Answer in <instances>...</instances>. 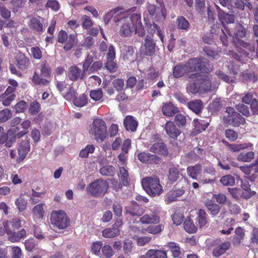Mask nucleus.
Here are the masks:
<instances>
[{
	"label": "nucleus",
	"mask_w": 258,
	"mask_h": 258,
	"mask_svg": "<svg viewBox=\"0 0 258 258\" xmlns=\"http://www.w3.org/2000/svg\"><path fill=\"white\" fill-rule=\"evenodd\" d=\"M188 107L197 114L200 113L203 108V102L199 99L191 101L188 103Z\"/></svg>",
	"instance_id": "nucleus-28"
},
{
	"label": "nucleus",
	"mask_w": 258,
	"mask_h": 258,
	"mask_svg": "<svg viewBox=\"0 0 258 258\" xmlns=\"http://www.w3.org/2000/svg\"><path fill=\"white\" fill-rule=\"evenodd\" d=\"M16 94H7L5 93L0 95V102L4 106H9L16 99Z\"/></svg>",
	"instance_id": "nucleus-36"
},
{
	"label": "nucleus",
	"mask_w": 258,
	"mask_h": 258,
	"mask_svg": "<svg viewBox=\"0 0 258 258\" xmlns=\"http://www.w3.org/2000/svg\"><path fill=\"white\" fill-rule=\"evenodd\" d=\"M16 61L18 67L22 70L26 69L29 64V59L22 53L18 54L16 57Z\"/></svg>",
	"instance_id": "nucleus-31"
},
{
	"label": "nucleus",
	"mask_w": 258,
	"mask_h": 258,
	"mask_svg": "<svg viewBox=\"0 0 258 258\" xmlns=\"http://www.w3.org/2000/svg\"><path fill=\"white\" fill-rule=\"evenodd\" d=\"M220 181L224 186H232L235 183V179L232 176L228 175L222 176Z\"/></svg>",
	"instance_id": "nucleus-56"
},
{
	"label": "nucleus",
	"mask_w": 258,
	"mask_h": 258,
	"mask_svg": "<svg viewBox=\"0 0 258 258\" xmlns=\"http://www.w3.org/2000/svg\"><path fill=\"white\" fill-rule=\"evenodd\" d=\"M39 69L42 76L47 78L50 77L51 68L46 60H42L40 62Z\"/></svg>",
	"instance_id": "nucleus-40"
},
{
	"label": "nucleus",
	"mask_w": 258,
	"mask_h": 258,
	"mask_svg": "<svg viewBox=\"0 0 258 258\" xmlns=\"http://www.w3.org/2000/svg\"><path fill=\"white\" fill-rule=\"evenodd\" d=\"M254 157V153L253 152H248L246 153H242L237 156V159L239 161L248 162H250Z\"/></svg>",
	"instance_id": "nucleus-55"
},
{
	"label": "nucleus",
	"mask_w": 258,
	"mask_h": 258,
	"mask_svg": "<svg viewBox=\"0 0 258 258\" xmlns=\"http://www.w3.org/2000/svg\"><path fill=\"white\" fill-rule=\"evenodd\" d=\"M207 61L203 58H193L185 63L189 73L205 70Z\"/></svg>",
	"instance_id": "nucleus-9"
},
{
	"label": "nucleus",
	"mask_w": 258,
	"mask_h": 258,
	"mask_svg": "<svg viewBox=\"0 0 258 258\" xmlns=\"http://www.w3.org/2000/svg\"><path fill=\"white\" fill-rule=\"evenodd\" d=\"M237 110L245 116H249L250 115L249 108L247 106L239 103L236 106Z\"/></svg>",
	"instance_id": "nucleus-62"
},
{
	"label": "nucleus",
	"mask_w": 258,
	"mask_h": 258,
	"mask_svg": "<svg viewBox=\"0 0 258 258\" xmlns=\"http://www.w3.org/2000/svg\"><path fill=\"white\" fill-rule=\"evenodd\" d=\"M30 143L28 140H25L21 142L18 148V157L16 159L17 163L21 162L25 158L30 151Z\"/></svg>",
	"instance_id": "nucleus-15"
},
{
	"label": "nucleus",
	"mask_w": 258,
	"mask_h": 258,
	"mask_svg": "<svg viewBox=\"0 0 258 258\" xmlns=\"http://www.w3.org/2000/svg\"><path fill=\"white\" fill-rule=\"evenodd\" d=\"M85 73L77 66H73L69 68L67 75L70 80L76 81L79 79H84Z\"/></svg>",
	"instance_id": "nucleus-16"
},
{
	"label": "nucleus",
	"mask_w": 258,
	"mask_h": 258,
	"mask_svg": "<svg viewBox=\"0 0 258 258\" xmlns=\"http://www.w3.org/2000/svg\"><path fill=\"white\" fill-rule=\"evenodd\" d=\"M180 172L175 167H171L169 169L168 179L173 182L177 181L180 177Z\"/></svg>",
	"instance_id": "nucleus-42"
},
{
	"label": "nucleus",
	"mask_w": 258,
	"mask_h": 258,
	"mask_svg": "<svg viewBox=\"0 0 258 258\" xmlns=\"http://www.w3.org/2000/svg\"><path fill=\"white\" fill-rule=\"evenodd\" d=\"M32 82L35 85L46 86L48 84L49 81L46 79L42 78L37 72H34L32 78Z\"/></svg>",
	"instance_id": "nucleus-46"
},
{
	"label": "nucleus",
	"mask_w": 258,
	"mask_h": 258,
	"mask_svg": "<svg viewBox=\"0 0 258 258\" xmlns=\"http://www.w3.org/2000/svg\"><path fill=\"white\" fill-rule=\"evenodd\" d=\"M241 187L243 189L242 191V197L245 199H248L256 194L254 191L251 190L250 185L247 181H242Z\"/></svg>",
	"instance_id": "nucleus-33"
},
{
	"label": "nucleus",
	"mask_w": 258,
	"mask_h": 258,
	"mask_svg": "<svg viewBox=\"0 0 258 258\" xmlns=\"http://www.w3.org/2000/svg\"><path fill=\"white\" fill-rule=\"evenodd\" d=\"M143 213V209L141 208L135 202H132L130 206L125 208V215L128 217L140 216Z\"/></svg>",
	"instance_id": "nucleus-18"
},
{
	"label": "nucleus",
	"mask_w": 258,
	"mask_h": 258,
	"mask_svg": "<svg viewBox=\"0 0 258 258\" xmlns=\"http://www.w3.org/2000/svg\"><path fill=\"white\" fill-rule=\"evenodd\" d=\"M120 234V230L117 227L106 228L102 231V235L106 238H113Z\"/></svg>",
	"instance_id": "nucleus-38"
},
{
	"label": "nucleus",
	"mask_w": 258,
	"mask_h": 258,
	"mask_svg": "<svg viewBox=\"0 0 258 258\" xmlns=\"http://www.w3.org/2000/svg\"><path fill=\"white\" fill-rule=\"evenodd\" d=\"M119 180L124 185L128 183V174L127 171L124 167H120L119 173L118 174Z\"/></svg>",
	"instance_id": "nucleus-49"
},
{
	"label": "nucleus",
	"mask_w": 258,
	"mask_h": 258,
	"mask_svg": "<svg viewBox=\"0 0 258 258\" xmlns=\"http://www.w3.org/2000/svg\"><path fill=\"white\" fill-rule=\"evenodd\" d=\"M174 122L179 128L184 127L186 123V117L183 114H177L174 116Z\"/></svg>",
	"instance_id": "nucleus-47"
},
{
	"label": "nucleus",
	"mask_w": 258,
	"mask_h": 258,
	"mask_svg": "<svg viewBox=\"0 0 258 258\" xmlns=\"http://www.w3.org/2000/svg\"><path fill=\"white\" fill-rule=\"evenodd\" d=\"M120 9L117 8L111 10L106 16L105 18L111 17L113 21L118 23L120 27L119 34L123 37L131 36L134 33L138 36H144L145 31L143 28L141 16L137 13H129L127 12H119Z\"/></svg>",
	"instance_id": "nucleus-1"
},
{
	"label": "nucleus",
	"mask_w": 258,
	"mask_h": 258,
	"mask_svg": "<svg viewBox=\"0 0 258 258\" xmlns=\"http://www.w3.org/2000/svg\"><path fill=\"white\" fill-rule=\"evenodd\" d=\"M76 91L74 88L72 86H71L69 88V89L66 93H62L63 97L67 101H70L72 99L74 100L76 96Z\"/></svg>",
	"instance_id": "nucleus-57"
},
{
	"label": "nucleus",
	"mask_w": 258,
	"mask_h": 258,
	"mask_svg": "<svg viewBox=\"0 0 258 258\" xmlns=\"http://www.w3.org/2000/svg\"><path fill=\"white\" fill-rule=\"evenodd\" d=\"M224 105V101L221 98L213 99L212 102L210 104V108L213 111H218L220 110Z\"/></svg>",
	"instance_id": "nucleus-45"
},
{
	"label": "nucleus",
	"mask_w": 258,
	"mask_h": 258,
	"mask_svg": "<svg viewBox=\"0 0 258 258\" xmlns=\"http://www.w3.org/2000/svg\"><path fill=\"white\" fill-rule=\"evenodd\" d=\"M224 124H227L234 127H238L245 123V119L232 107L226 108L223 116Z\"/></svg>",
	"instance_id": "nucleus-5"
},
{
	"label": "nucleus",
	"mask_w": 258,
	"mask_h": 258,
	"mask_svg": "<svg viewBox=\"0 0 258 258\" xmlns=\"http://www.w3.org/2000/svg\"><path fill=\"white\" fill-rule=\"evenodd\" d=\"M70 222L66 213L62 210H54L50 214V224L52 229H64L69 226Z\"/></svg>",
	"instance_id": "nucleus-2"
},
{
	"label": "nucleus",
	"mask_w": 258,
	"mask_h": 258,
	"mask_svg": "<svg viewBox=\"0 0 258 258\" xmlns=\"http://www.w3.org/2000/svg\"><path fill=\"white\" fill-rule=\"evenodd\" d=\"M200 88L201 92H209L215 90L218 86L217 83H212L211 77L209 75H203L200 74Z\"/></svg>",
	"instance_id": "nucleus-10"
},
{
	"label": "nucleus",
	"mask_w": 258,
	"mask_h": 258,
	"mask_svg": "<svg viewBox=\"0 0 258 258\" xmlns=\"http://www.w3.org/2000/svg\"><path fill=\"white\" fill-rule=\"evenodd\" d=\"M102 96L103 93L100 89L92 90L90 92L91 98L95 101L99 100L102 97Z\"/></svg>",
	"instance_id": "nucleus-61"
},
{
	"label": "nucleus",
	"mask_w": 258,
	"mask_h": 258,
	"mask_svg": "<svg viewBox=\"0 0 258 258\" xmlns=\"http://www.w3.org/2000/svg\"><path fill=\"white\" fill-rule=\"evenodd\" d=\"M231 246V243L229 241H225L222 243L216 242L213 245L212 254L215 257H218L223 254L228 250Z\"/></svg>",
	"instance_id": "nucleus-17"
},
{
	"label": "nucleus",
	"mask_w": 258,
	"mask_h": 258,
	"mask_svg": "<svg viewBox=\"0 0 258 258\" xmlns=\"http://www.w3.org/2000/svg\"><path fill=\"white\" fill-rule=\"evenodd\" d=\"M223 142L226 143V145L228 147L229 149L233 152H237L241 150L246 149L249 147H251L252 145L249 144H230L227 141L223 140Z\"/></svg>",
	"instance_id": "nucleus-37"
},
{
	"label": "nucleus",
	"mask_w": 258,
	"mask_h": 258,
	"mask_svg": "<svg viewBox=\"0 0 258 258\" xmlns=\"http://www.w3.org/2000/svg\"><path fill=\"white\" fill-rule=\"evenodd\" d=\"M21 220L18 218H13L11 221L6 222V226L9 228L11 226L14 229H18L22 226Z\"/></svg>",
	"instance_id": "nucleus-63"
},
{
	"label": "nucleus",
	"mask_w": 258,
	"mask_h": 258,
	"mask_svg": "<svg viewBox=\"0 0 258 258\" xmlns=\"http://www.w3.org/2000/svg\"><path fill=\"white\" fill-rule=\"evenodd\" d=\"M145 24L147 32L149 34L153 35L155 33L156 31H157V35L163 42L164 35L160 27L155 23H153L152 24L151 23H146Z\"/></svg>",
	"instance_id": "nucleus-24"
},
{
	"label": "nucleus",
	"mask_w": 258,
	"mask_h": 258,
	"mask_svg": "<svg viewBox=\"0 0 258 258\" xmlns=\"http://www.w3.org/2000/svg\"><path fill=\"white\" fill-rule=\"evenodd\" d=\"M87 96L83 94L79 97L75 98L73 100V103L75 106L81 107L87 104Z\"/></svg>",
	"instance_id": "nucleus-51"
},
{
	"label": "nucleus",
	"mask_w": 258,
	"mask_h": 258,
	"mask_svg": "<svg viewBox=\"0 0 258 258\" xmlns=\"http://www.w3.org/2000/svg\"><path fill=\"white\" fill-rule=\"evenodd\" d=\"M241 101L243 103L250 104L251 111L254 114L258 113V104L256 99L257 95L252 92H248L243 94Z\"/></svg>",
	"instance_id": "nucleus-12"
},
{
	"label": "nucleus",
	"mask_w": 258,
	"mask_h": 258,
	"mask_svg": "<svg viewBox=\"0 0 258 258\" xmlns=\"http://www.w3.org/2000/svg\"><path fill=\"white\" fill-rule=\"evenodd\" d=\"M150 151L158 154L167 155L168 150L165 144L162 142L154 144L150 148Z\"/></svg>",
	"instance_id": "nucleus-22"
},
{
	"label": "nucleus",
	"mask_w": 258,
	"mask_h": 258,
	"mask_svg": "<svg viewBox=\"0 0 258 258\" xmlns=\"http://www.w3.org/2000/svg\"><path fill=\"white\" fill-rule=\"evenodd\" d=\"M187 73H189V72L185 63L184 65H177L173 68V75L176 78L181 77Z\"/></svg>",
	"instance_id": "nucleus-30"
},
{
	"label": "nucleus",
	"mask_w": 258,
	"mask_h": 258,
	"mask_svg": "<svg viewBox=\"0 0 258 258\" xmlns=\"http://www.w3.org/2000/svg\"><path fill=\"white\" fill-rule=\"evenodd\" d=\"M33 215L37 218H42L44 213L43 204H38L32 210Z\"/></svg>",
	"instance_id": "nucleus-53"
},
{
	"label": "nucleus",
	"mask_w": 258,
	"mask_h": 258,
	"mask_svg": "<svg viewBox=\"0 0 258 258\" xmlns=\"http://www.w3.org/2000/svg\"><path fill=\"white\" fill-rule=\"evenodd\" d=\"M108 184L102 179L95 180L87 187L88 191L94 197H101L107 191Z\"/></svg>",
	"instance_id": "nucleus-6"
},
{
	"label": "nucleus",
	"mask_w": 258,
	"mask_h": 258,
	"mask_svg": "<svg viewBox=\"0 0 258 258\" xmlns=\"http://www.w3.org/2000/svg\"><path fill=\"white\" fill-rule=\"evenodd\" d=\"M188 79L189 83L187 84L186 90L188 93L196 94L201 92L200 88V74L195 73L191 74Z\"/></svg>",
	"instance_id": "nucleus-11"
},
{
	"label": "nucleus",
	"mask_w": 258,
	"mask_h": 258,
	"mask_svg": "<svg viewBox=\"0 0 258 258\" xmlns=\"http://www.w3.org/2000/svg\"><path fill=\"white\" fill-rule=\"evenodd\" d=\"M177 126L172 121H167L164 126V129L167 135L173 140L177 139L181 134V131Z\"/></svg>",
	"instance_id": "nucleus-14"
},
{
	"label": "nucleus",
	"mask_w": 258,
	"mask_h": 258,
	"mask_svg": "<svg viewBox=\"0 0 258 258\" xmlns=\"http://www.w3.org/2000/svg\"><path fill=\"white\" fill-rule=\"evenodd\" d=\"M219 19L222 23L224 22L227 24L233 23L235 21V18L234 15L224 12H220Z\"/></svg>",
	"instance_id": "nucleus-43"
},
{
	"label": "nucleus",
	"mask_w": 258,
	"mask_h": 258,
	"mask_svg": "<svg viewBox=\"0 0 258 258\" xmlns=\"http://www.w3.org/2000/svg\"><path fill=\"white\" fill-rule=\"evenodd\" d=\"M184 228L188 233H195L197 230V227L190 219H186L184 222Z\"/></svg>",
	"instance_id": "nucleus-52"
},
{
	"label": "nucleus",
	"mask_w": 258,
	"mask_h": 258,
	"mask_svg": "<svg viewBox=\"0 0 258 258\" xmlns=\"http://www.w3.org/2000/svg\"><path fill=\"white\" fill-rule=\"evenodd\" d=\"M204 51L206 53L207 56L211 57L213 59H217L218 54L217 51L214 50L211 47L206 46L204 48Z\"/></svg>",
	"instance_id": "nucleus-64"
},
{
	"label": "nucleus",
	"mask_w": 258,
	"mask_h": 258,
	"mask_svg": "<svg viewBox=\"0 0 258 258\" xmlns=\"http://www.w3.org/2000/svg\"><path fill=\"white\" fill-rule=\"evenodd\" d=\"M97 52L96 50H91L89 53L88 54L86 57L83 64V70L84 72H86L88 71L89 68L90 67L91 64L93 62L94 59H97Z\"/></svg>",
	"instance_id": "nucleus-21"
},
{
	"label": "nucleus",
	"mask_w": 258,
	"mask_h": 258,
	"mask_svg": "<svg viewBox=\"0 0 258 258\" xmlns=\"http://www.w3.org/2000/svg\"><path fill=\"white\" fill-rule=\"evenodd\" d=\"M225 135L230 141L234 142L238 138L237 132L231 129H227L225 131Z\"/></svg>",
	"instance_id": "nucleus-60"
},
{
	"label": "nucleus",
	"mask_w": 258,
	"mask_h": 258,
	"mask_svg": "<svg viewBox=\"0 0 258 258\" xmlns=\"http://www.w3.org/2000/svg\"><path fill=\"white\" fill-rule=\"evenodd\" d=\"M147 11L152 18L157 22H162L166 19V13L162 7H157L149 4L147 6Z\"/></svg>",
	"instance_id": "nucleus-8"
},
{
	"label": "nucleus",
	"mask_w": 258,
	"mask_h": 258,
	"mask_svg": "<svg viewBox=\"0 0 258 258\" xmlns=\"http://www.w3.org/2000/svg\"><path fill=\"white\" fill-rule=\"evenodd\" d=\"M167 246L169 247L170 251L172 252V255L174 257H177L179 256L181 251L178 244L173 242H170L168 243Z\"/></svg>",
	"instance_id": "nucleus-44"
},
{
	"label": "nucleus",
	"mask_w": 258,
	"mask_h": 258,
	"mask_svg": "<svg viewBox=\"0 0 258 258\" xmlns=\"http://www.w3.org/2000/svg\"><path fill=\"white\" fill-rule=\"evenodd\" d=\"M95 150V147L92 145H88L85 148L81 150L79 156L81 158H87L89 154L93 153Z\"/></svg>",
	"instance_id": "nucleus-54"
},
{
	"label": "nucleus",
	"mask_w": 258,
	"mask_h": 258,
	"mask_svg": "<svg viewBox=\"0 0 258 258\" xmlns=\"http://www.w3.org/2000/svg\"><path fill=\"white\" fill-rule=\"evenodd\" d=\"M205 205L212 217H215L220 212V206L212 200L205 202Z\"/></svg>",
	"instance_id": "nucleus-25"
},
{
	"label": "nucleus",
	"mask_w": 258,
	"mask_h": 258,
	"mask_svg": "<svg viewBox=\"0 0 258 258\" xmlns=\"http://www.w3.org/2000/svg\"><path fill=\"white\" fill-rule=\"evenodd\" d=\"M185 192V190L182 188H178L173 190L168 196L166 200L168 203L172 202L176 200L177 198L183 195Z\"/></svg>",
	"instance_id": "nucleus-39"
},
{
	"label": "nucleus",
	"mask_w": 258,
	"mask_h": 258,
	"mask_svg": "<svg viewBox=\"0 0 258 258\" xmlns=\"http://www.w3.org/2000/svg\"><path fill=\"white\" fill-rule=\"evenodd\" d=\"M140 221L143 224H156L159 222L160 218L156 215L150 214H145L140 219Z\"/></svg>",
	"instance_id": "nucleus-27"
},
{
	"label": "nucleus",
	"mask_w": 258,
	"mask_h": 258,
	"mask_svg": "<svg viewBox=\"0 0 258 258\" xmlns=\"http://www.w3.org/2000/svg\"><path fill=\"white\" fill-rule=\"evenodd\" d=\"M142 185L145 191L152 197L159 195L162 191V187L157 176L147 177L142 179Z\"/></svg>",
	"instance_id": "nucleus-3"
},
{
	"label": "nucleus",
	"mask_w": 258,
	"mask_h": 258,
	"mask_svg": "<svg viewBox=\"0 0 258 258\" xmlns=\"http://www.w3.org/2000/svg\"><path fill=\"white\" fill-rule=\"evenodd\" d=\"M162 110L163 114L167 116H172L178 111L177 108L171 103L165 104L162 107Z\"/></svg>",
	"instance_id": "nucleus-34"
},
{
	"label": "nucleus",
	"mask_w": 258,
	"mask_h": 258,
	"mask_svg": "<svg viewBox=\"0 0 258 258\" xmlns=\"http://www.w3.org/2000/svg\"><path fill=\"white\" fill-rule=\"evenodd\" d=\"M167 253L165 251L160 250L150 249L144 255H141L139 258H167Z\"/></svg>",
	"instance_id": "nucleus-19"
},
{
	"label": "nucleus",
	"mask_w": 258,
	"mask_h": 258,
	"mask_svg": "<svg viewBox=\"0 0 258 258\" xmlns=\"http://www.w3.org/2000/svg\"><path fill=\"white\" fill-rule=\"evenodd\" d=\"M202 171V166L197 164L195 166H189L187 168L188 175L193 179H197L198 176Z\"/></svg>",
	"instance_id": "nucleus-32"
},
{
	"label": "nucleus",
	"mask_w": 258,
	"mask_h": 258,
	"mask_svg": "<svg viewBox=\"0 0 258 258\" xmlns=\"http://www.w3.org/2000/svg\"><path fill=\"white\" fill-rule=\"evenodd\" d=\"M89 134L94 136L97 142H103L107 135V127L105 121L100 118L94 119L89 130Z\"/></svg>",
	"instance_id": "nucleus-4"
},
{
	"label": "nucleus",
	"mask_w": 258,
	"mask_h": 258,
	"mask_svg": "<svg viewBox=\"0 0 258 258\" xmlns=\"http://www.w3.org/2000/svg\"><path fill=\"white\" fill-rule=\"evenodd\" d=\"M123 125L127 131L134 132L137 130L138 122L132 116H127L124 119Z\"/></svg>",
	"instance_id": "nucleus-20"
},
{
	"label": "nucleus",
	"mask_w": 258,
	"mask_h": 258,
	"mask_svg": "<svg viewBox=\"0 0 258 258\" xmlns=\"http://www.w3.org/2000/svg\"><path fill=\"white\" fill-rule=\"evenodd\" d=\"M156 43L150 35H147L142 46V51L145 55L151 56L155 53Z\"/></svg>",
	"instance_id": "nucleus-13"
},
{
	"label": "nucleus",
	"mask_w": 258,
	"mask_h": 258,
	"mask_svg": "<svg viewBox=\"0 0 258 258\" xmlns=\"http://www.w3.org/2000/svg\"><path fill=\"white\" fill-rule=\"evenodd\" d=\"M12 116V111L9 108H5L0 111V123L8 121Z\"/></svg>",
	"instance_id": "nucleus-48"
},
{
	"label": "nucleus",
	"mask_w": 258,
	"mask_h": 258,
	"mask_svg": "<svg viewBox=\"0 0 258 258\" xmlns=\"http://www.w3.org/2000/svg\"><path fill=\"white\" fill-rule=\"evenodd\" d=\"M247 31L246 29L241 24H238L236 26L235 37L237 38H242L246 36Z\"/></svg>",
	"instance_id": "nucleus-58"
},
{
	"label": "nucleus",
	"mask_w": 258,
	"mask_h": 258,
	"mask_svg": "<svg viewBox=\"0 0 258 258\" xmlns=\"http://www.w3.org/2000/svg\"><path fill=\"white\" fill-rule=\"evenodd\" d=\"M57 41L62 44H65L63 49L66 51L70 50L77 43L76 34H72L68 36L64 30H60L58 34Z\"/></svg>",
	"instance_id": "nucleus-7"
},
{
	"label": "nucleus",
	"mask_w": 258,
	"mask_h": 258,
	"mask_svg": "<svg viewBox=\"0 0 258 258\" xmlns=\"http://www.w3.org/2000/svg\"><path fill=\"white\" fill-rule=\"evenodd\" d=\"M138 159L143 163H152L159 160V157L149 153L142 152L138 155Z\"/></svg>",
	"instance_id": "nucleus-23"
},
{
	"label": "nucleus",
	"mask_w": 258,
	"mask_h": 258,
	"mask_svg": "<svg viewBox=\"0 0 258 258\" xmlns=\"http://www.w3.org/2000/svg\"><path fill=\"white\" fill-rule=\"evenodd\" d=\"M197 214L196 219L199 227L202 228L205 226L208 222V215L205 211L203 209H199Z\"/></svg>",
	"instance_id": "nucleus-29"
},
{
	"label": "nucleus",
	"mask_w": 258,
	"mask_h": 258,
	"mask_svg": "<svg viewBox=\"0 0 258 258\" xmlns=\"http://www.w3.org/2000/svg\"><path fill=\"white\" fill-rule=\"evenodd\" d=\"M164 229V226L162 224L158 225H151L148 226L145 231L152 234H157L160 233Z\"/></svg>",
	"instance_id": "nucleus-50"
},
{
	"label": "nucleus",
	"mask_w": 258,
	"mask_h": 258,
	"mask_svg": "<svg viewBox=\"0 0 258 258\" xmlns=\"http://www.w3.org/2000/svg\"><path fill=\"white\" fill-rule=\"evenodd\" d=\"M28 24L30 28L32 29L34 31L39 34L42 32L43 25L41 23L40 20L37 18H31Z\"/></svg>",
	"instance_id": "nucleus-26"
},
{
	"label": "nucleus",
	"mask_w": 258,
	"mask_h": 258,
	"mask_svg": "<svg viewBox=\"0 0 258 258\" xmlns=\"http://www.w3.org/2000/svg\"><path fill=\"white\" fill-rule=\"evenodd\" d=\"M112 85L114 88L117 92H121L123 90L124 87V80L122 79H116L112 82Z\"/></svg>",
	"instance_id": "nucleus-59"
},
{
	"label": "nucleus",
	"mask_w": 258,
	"mask_h": 258,
	"mask_svg": "<svg viewBox=\"0 0 258 258\" xmlns=\"http://www.w3.org/2000/svg\"><path fill=\"white\" fill-rule=\"evenodd\" d=\"M176 24L177 28L183 31H188L190 28L188 21L183 16H179L176 19Z\"/></svg>",
	"instance_id": "nucleus-35"
},
{
	"label": "nucleus",
	"mask_w": 258,
	"mask_h": 258,
	"mask_svg": "<svg viewBox=\"0 0 258 258\" xmlns=\"http://www.w3.org/2000/svg\"><path fill=\"white\" fill-rule=\"evenodd\" d=\"M100 173L103 176H113L115 173V168L112 165H107L101 167Z\"/></svg>",
	"instance_id": "nucleus-41"
}]
</instances>
